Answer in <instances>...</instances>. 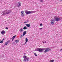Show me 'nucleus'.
I'll return each mask as SVG.
<instances>
[{"instance_id": "f257e3e1", "label": "nucleus", "mask_w": 62, "mask_h": 62, "mask_svg": "<svg viewBox=\"0 0 62 62\" xmlns=\"http://www.w3.org/2000/svg\"><path fill=\"white\" fill-rule=\"evenodd\" d=\"M36 12V11H29L27 10H26L25 11V12L27 15L30 14H32V13H35Z\"/></svg>"}, {"instance_id": "f03ea898", "label": "nucleus", "mask_w": 62, "mask_h": 62, "mask_svg": "<svg viewBox=\"0 0 62 62\" xmlns=\"http://www.w3.org/2000/svg\"><path fill=\"white\" fill-rule=\"evenodd\" d=\"M35 51H38L40 53H42L43 51H44V48H37L36 49Z\"/></svg>"}, {"instance_id": "7ed1b4c3", "label": "nucleus", "mask_w": 62, "mask_h": 62, "mask_svg": "<svg viewBox=\"0 0 62 62\" xmlns=\"http://www.w3.org/2000/svg\"><path fill=\"white\" fill-rule=\"evenodd\" d=\"M23 58H24L23 61H24L25 62L28 61L29 59L27 58H26V56H23Z\"/></svg>"}, {"instance_id": "20e7f679", "label": "nucleus", "mask_w": 62, "mask_h": 62, "mask_svg": "<svg viewBox=\"0 0 62 62\" xmlns=\"http://www.w3.org/2000/svg\"><path fill=\"white\" fill-rule=\"evenodd\" d=\"M5 12L6 14H9L11 12L9 10H6L5 11H3V12Z\"/></svg>"}, {"instance_id": "39448f33", "label": "nucleus", "mask_w": 62, "mask_h": 62, "mask_svg": "<svg viewBox=\"0 0 62 62\" xmlns=\"http://www.w3.org/2000/svg\"><path fill=\"white\" fill-rule=\"evenodd\" d=\"M54 19H55V20L56 21H57V22H58V21H59L60 19L58 17L56 16H55L54 17Z\"/></svg>"}, {"instance_id": "423d86ee", "label": "nucleus", "mask_w": 62, "mask_h": 62, "mask_svg": "<svg viewBox=\"0 0 62 62\" xmlns=\"http://www.w3.org/2000/svg\"><path fill=\"white\" fill-rule=\"evenodd\" d=\"M44 50H45V51L44 52H49L50 50V49L48 48H44Z\"/></svg>"}, {"instance_id": "0eeeda50", "label": "nucleus", "mask_w": 62, "mask_h": 62, "mask_svg": "<svg viewBox=\"0 0 62 62\" xmlns=\"http://www.w3.org/2000/svg\"><path fill=\"white\" fill-rule=\"evenodd\" d=\"M51 24L52 25L54 24V23H55V21H55V20L54 19H51Z\"/></svg>"}, {"instance_id": "6e6552de", "label": "nucleus", "mask_w": 62, "mask_h": 62, "mask_svg": "<svg viewBox=\"0 0 62 62\" xmlns=\"http://www.w3.org/2000/svg\"><path fill=\"white\" fill-rule=\"evenodd\" d=\"M1 34L3 35V34H5V31H4L3 30L1 32Z\"/></svg>"}, {"instance_id": "1a4fd4ad", "label": "nucleus", "mask_w": 62, "mask_h": 62, "mask_svg": "<svg viewBox=\"0 0 62 62\" xmlns=\"http://www.w3.org/2000/svg\"><path fill=\"white\" fill-rule=\"evenodd\" d=\"M18 7H20L21 6V3L18 2Z\"/></svg>"}, {"instance_id": "9d476101", "label": "nucleus", "mask_w": 62, "mask_h": 62, "mask_svg": "<svg viewBox=\"0 0 62 62\" xmlns=\"http://www.w3.org/2000/svg\"><path fill=\"white\" fill-rule=\"evenodd\" d=\"M19 31H20V32H23V29L22 28H21L20 29Z\"/></svg>"}, {"instance_id": "9b49d317", "label": "nucleus", "mask_w": 62, "mask_h": 62, "mask_svg": "<svg viewBox=\"0 0 62 62\" xmlns=\"http://www.w3.org/2000/svg\"><path fill=\"white\" fill-rule=\"evenodd\" d=\"M26 31H25L24 32L23 34V36H24L26 34Z\"/></svg>"}, {"instance_id": "f8f14e48", "label": "nucleus", "mask_w": 62, "mask_h": 62, "mask_svg": "<svg viewBox=\"0 0 62 62\" xmlns=\"http://www.w3.org/2000/svg\"><path fill=\"white\" fill-rule=\"evenodd\" d=\"M9 42H10V41L9 40H8L7 41V42H6L5 43V45H7L8 44V43H9Z\"/></svg>"}, {"instance_id": "ddd939ff", "label": "nucleus", "mask_w": 62, "mask_h": 62, "mask_svg": "<svg viewBox=\"0 0 62 62\" xmlns=\"http://www.w3.org/2000/svg\"><path fill=\"white\" fill-rule=\"evenodd\" d=\"M26 26H27V27H30V24H26Z\"/></svg>"}, {"instance_id": "4468645a", "label": "nucleus", "mask_w": 62, "mask_h": 62, "mask_svg": "<svg viewBox=\"0 0 62 62\" xmlns=\"http://www.w3.org/2000/svg\"><path fill=\"white\" fill-rule=\"evenodd\" d=\"M25 41H26V42L25 43V44H26V42H27V41H28V39H27V38H26Z\"/></svg>"}, {"instance_id": "2eb2a0df", "label": "nucleus", "mask_w": 62, "mask_h": 62, "mask_svg": "<svg viewBox=\"0 0 62 62\" xmlns=\"http://www.w3.org/2000/svg\"><path fill=\"white\" fill-rule=\"evenodd\" d=\"M23 29L24 30H25V29H27V27L26 26H25L23 28Z\"/></svg>"}, {"instance_id": "dca6fc26", "label": "nucleus", "mask_w": 62, "mask_h": 62, "mask_svg": "<svg viewBox=\"0 0 62 62\" xmlns=\"http://www.w3.org/2000/svg\"><path fill=\"white\" fill-rule=\"evenodd\" d=\"M54 60H50L49 61V62H54Z\"/></svg>"}, {"instance_id": "f3484780", "label": "nucleus", "mask_w": 62, "mask_h": 62, "mask_svg": "<svg viewBox=\"0 0 62 62\" xmlns=\"http://www.w3.org/2000/svg\"><path fill=\"white\" fill-rule=\"evenodd\" d=\"M28 22H29V21L28 20H27L25 22H24V23H28Z\"/></svg>"}, {"instance_id": "a211bd4d", "label": "nucleus", "mask_w": 62, "mask_h": 62, "mask_svg": "<svg viewBox=\"0 0 62 62\" xmlns=\"http://www.w3.org/2000/svg\"><path fill=\"white\" fill-rule=\"evenodd\" d=\"M2 12L3 13L2 15H5V14H6V12Z\"/></svg>"}, {"instance_id": "6ab92c4d", "label": "nucleus", "mask_w": 62, "mask_h": 62, "mask_svg": "<svg viewBox=\"0 0 62 62\" xmlns=\"http://www.w3.org/2000/svg\"><path fill=\"white\" fill-rule=\"evenodd\" d=\"M15 42H16V43H17V42H19V40H16L15 41Z\"/></svg>"}, {"instance_id": "aec40b11", "label": "nucleus", "mask_w": 62, "mask_h": 62, "mask_svg": "<svg viewBox=\"0 0 62 62\" xmlns=\"http://www.w3.org/2000/svg\"><path fill=\"white\" fill-rule=\"evenodd\" d=\"M21 16H22V17H24V14H22L21 15Z\"/></svg>"}, {"instance_id": "412c9836", "label": "nucleus", "mask_w": 62, "mask_h": 62, "mask_svg": "<svg viewBox=\"0 0 62 62\" xmlns=\"http://www.w3.org/2000/svg\"><path fill=\"white\" fill-rule=\"evenodd\" d=\"M3 40H1L0 42V43H3Z\"/></svg>"}, {"instance_id": "4be33fe9", "label": "nucleus", "mask_w": 62, "mask_h": 62, "mask_svg": "<svg viewBox=\"0 0 62 62\" xmlns=\"http://www.w3.org/2000/svg\"><path fill=\"white\" fill-rule=\"evenodd\" d=\"M15 37H16V36L15 35L14 36H13V37L12 39H14V38H15Z\"/></svg>"}, {"instance_id": "5701e85b", "label": "nucleus", "mask_w": 62, "mask_h": 62, "mask_svg": "<svg viewBox=\"0 0 62 62\" xmlns=\"http://www.w3.org/2000/svg\"><path fill=\"white\" fill-rule=\"evenodd\" d=\"M21 13L22 14H23V13H24L23 11H22Z\"/></svg>"}, {"instance_id": "b1692460", "label": "nucleus", "mask_w": 62, "mask_h": 62, "mask_svg": "<svg viewBox=\"0 0 62 62\" xmlns=\"http://www.w3.org/2000/svg\"><path fill=\"white\" fill-rule=\"evenodd\" d=\"M40 1L41 2H43V0H40Z\"/></svg>"}, {"instance_id": "393cba45", "label": "nucleus", "mask_w": 62, "mask_h": 62, "mask_svg": "<svg viewBox=\"0 0 62 62\" xmlns=\"http://www.w3.org/2000/svg\"><path fill=\"white\" fill-rule=\"evenodd\" d=\"M42 23L40 24V26H42Z\"/></svg>"}, {"instance_id": "a878e982", "label": "nucleus", "mask_w": 62, "mask_h": 62, "mask_svg": "<svg viewBox=\"0 0 62 62\" xmlns=\"http://www.w3.org/2000/svg\"><path fill=\"white\" fill-rule=\"evenodd\" d=\"M34 55H35V56H37V55L36 54V53H34Z\"/></svg>"}, {"instance_id": "bb28decb", "label": "nucleus", "mask_w": 62, "mask_h": 62, "mask_svg": "<svg viewBox=\"0 0 62 62\" xmlns=\"http://www.w3.org/2000/svg\"><path fill=\"white\" fill-rule=\"evenodd\" d=\"M42 28H39V29H40V30H42Z\"/></svg>"}, {"instance_id": "cd10ccee", "label": "nucleus", "mask_w": 62, "mask_h": 62, "mask_svg": "<svg viewBox=\"0 0 62 62\" xmlns=\"http://www.w3.org/2000/svg\"><path fill=\"white\" fill-rule=\"evenodd\" d=\"M22 36V35L20 37L21 38H23V36Z\"/></svg>"}, {"instance_id": "c85d7f7f", "label": "nucleus", "mask_w": 62, "mask_h": 62, "mask_svg": "<svg viewBox=\"0 0 62 62\" xmlns=\"http://www.w3.org/2000/svg\"><path fill=\"white\" fill-rule=\"evenodd\" d=\"M6 29H8V27H6Z\"/></svg>"}, {"instance_id": "c756f323", "label": "nucleus", "mask_w": 62, "mask_h": 62, "mask_svg": "<svg viewBox=\"0 0 62 62\" xmlns=\"http://www.w3.org/2000/svg\"><path fill=\"white\" fill-rule=\"evenodd\" d=\"M62 50V48L60 50V51H61V50Z\"/></svg>"}, {"instance_id": "7c9ffc66", "label": "nucleus", "mask_w": 62, "mask_h": 62, "mask_svg": "<svg viewBox=\"0 0 62 62\" xmlns=\"http://www.w3.org/2000/svg\"><path fill=\"white\" fill-rule=\"evenodd\" d=\"M5 39H3V40H4Z\"/></svg>"}, {"instance_id": "2f4dec72", "label": "nucleus", "mask_w": 62, "mask_h": 62, "mask_svg": "<svg viewBox=\"0 0 62 62\" xmlns=\"http://www.w3.org/2000/svg\"><path fill=\"white\" fill-rule=\"evenodd\" d=\"M45 43H46V41H45Z\"/></svg>"}, {"instance_id": "473e14b6", "label": "nucleus", "mask_w": 62, "mask_h": 62, "mask_svg": "<svg viewBox=\"0 0 62 62\" xmlns=\"http://www.w3.org/2000/svg\"><path fill=\"white\" fill-rule=\"evenodd\" d=\"M43 42V43H44V42Z\"/></svg>"}, {"instance_id": "72a5a7b5", "label": "nucleus", "mask_w": 62, "mask_h": 62, "mask_svg": "<svg viewBox=\"0 0 62 62\" xmlns=\"http://www.w3.org/2000/svg\"><path fill=\"white\" fill-rule=\"evenodd\" d=\"M60 1H62V0H60Z\"/></svg>"}, {"instance_id": "f704fd0d", "label": "nucleus", "mask_w": 62, "mask_h": 62, "mask_svg": "<svg viewBox=\"0 0 62 62\" xmlns=\"http://www.w3.org/2000/svg\"><path fill=\"white\" fill-rule=\"evenodd\" d=\"M1 58V56L0 55V58Z\"/></svg>"}, {"instance_id": "c9c22d12", "label": "nucleus", "mask_w": 62, "mask_h": 62, "mask_svg": "<svg viewBox=\"0 0 62 62\" xmlns=\"http://www.w3.org/2000/svg\"><path fill=\"white\" fill-rule=\"evenodd\" d=\"M1 0V1H2V0Z\"/></svg>"}]
</instances>
